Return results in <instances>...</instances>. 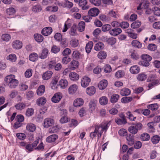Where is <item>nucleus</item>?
Masks as SVG:
<instances>
[{"label":"nucleus","mask_w":160,"mask_h":160,"mask_svg":"<svg viewBox=\"0 0 160 160\" xmlns=\"http://www.w3.org/2000/svg\"><path fill=\"white\" fill-rule=\"evenodd\" d=\"M111 124V121L102 122L99 125H96L94 126L95 130L93 132H91L90 135L91 138L93 139L97 135L98 140L100 138L104 131L106 132L109 127Z\"/></svg>","instance_id":"f257e3e1"},{"label":"nucleus","mask_w":160,"mask_h":160,"mask_svg":"<svg viewBox=\"0 0 160 160\" xmlns=\"http://www.w3.org/2000/svg\"><path fill=\"white\" fill-rule=\"evenodd\" d=\"M4 81L11 89L15 88L19 83L18 80L15 79V76L12 74L7 76L4 78Z\"/></svg>","instance_id":"f03ea898"},{"label":"nucleus","mask_w":160,"mask_h":160,"mask_svg":"<svg viewBox=\"0 0 160 160\" xmlns=\"http://www.w3.org/2000/svg\"><path fill=\"white\" fill-rule=\"evenodd\" d=\"M142 125L140 123L138 122L136 124H133L128 128V131L131 133L133 134H136L138 130L142 129Z\"/></svg>","instance_id":"7ed1b4c3"},{"label":"nucleus","mask_w":160,"mask_h":160,"mask_svg":"<svg viewBox=\"0 0 160 160\" xmlns=\"http://www.w3.org/2000/svg\"><path fill=\"white\" fill-rule=\"evenodd\" d=\"M147 80L148 82H151L148 85V87L149 88H152L154 85L159 84V81L157 79L155 74H151L148 78Z\"/></svg>","instance_id":"20e7f679"},{"label":"nucleus","mask_w":160,"mask_h":160,"mask_svg":"<svg viewBox=\"0 0 160 160\" xmlns=\"http://www.w3.org/2000/svg\"><path fill=\"white\" fill-rule=\"evenodd\" d=\"M76 3H78V5L83 10H88L89 6L87 5L88 2L86 0H74Z\"/></svg>","instance_id":"39448f33"},{"label":"nucleus","mask_w":160,"mask_h":160,"mask_svg":"<svg viewBox=\"0 0 160 160\" xmlns=\"http://www.w3.org/2000/svg\"><path fill=\"white\" fill-rule=\"evenodd\" d=\"M91 79L87 76H84L82 78L81 82V86L83 88H86L89 85Z\"/></svg>","instance_id":"423d86ee"},{"label":"nucleus","mask_w":160,"mask_h":160,"mask_svg":"<svg viewBox=\"0 0 160 160\" xmlns=\"http://www.w3.org/2000/svg\"><path fill=\"white\" fill-rule=\"evenodd\" d=\"M62 98V94L60 92H57L54 94L52 98V101L54 103H58Z\"/></svg>","instance_id":"0eeeda50"},{"label":"nucleus","mask_w":160,"mask_h":160,"mask_svg":"<svg viewBox=\"0 0 160 160\" xmlns=\"http://www.w3.org/2000/svg\"><path fill=\"white\" fill-rule=\"evenodd\" d=\"M54 123V120L51 118H48L44 120L43 126L46 128H48L52 125Z\"/></svg>","instance_id":"6e6552de"},{"label":"nucleus","mask_w":160,"mask_h":160,"mask_svg":"<svg viewBox=\"0 0 160 160\" xmlns=\"http://www.w3.org/2000/svg\"><path fill=\"white\" fill-rule=\"evenodd\" d=\"M122 32L121 28H115L110 30L109 31L110 34L113 36H116L120 34Z\"/></svg>","instance_id":"1a4fd4ad"},{"label":"nucleus","mask_w":160,"mask_h":160,"mask_svg":"<svg viewBox=\"0 0 160 160\" xmlns=\"http://www.w3.org/2000/svg\"><path fill=\"white\" fill-rule=\"evenodd\" d=\"M49 51L47 48H44L42 50L41 52L39 54V58L42 59L46 58L48 55Z\"/></svg>","instance_id":"9d476101"},{"label":"nucleus","mask_w":160,"mask_h":160,"mask_svg":"<svg viewBox=\"0 0 160 160\" xmlns=\"http://www.w3.org/2000/svg\"><path fill=\"white\" fill-rule=\"evenodd\" d=\"M99 10L96 8H92L90 9L88 12V15L92 17H95L98 15Z\"/></svg>","instance_id":"9b49d317"},{"label":"nucleus","mask_w":160,"mask_h":160,"mask_svg":"<svg viewBox=\"0 0 160 160\" xmlns=\"http://www.w3.org/2000/svg\"><path fill=\"white\" fill-rule=\"evenodd\" d=\"M108 85V82L105 79H103L101 81L98 83V87L99 89L103 90L107 87Z\"/></svg>","instance_id":"f8f14e48"},{"label":"nucleus","mask_w":160,"mask_h":160,"mask_svg":"<svg viewBox=\"0 0 160 160\" xmlns=\"http://www.w3.org/2000/svg\"><path fill=\"white\" fill-rule=\"evenodd\" d=\"M52 31V30L51 27H46L42 30L41 33L45 36H48L51 34Z\"/></svg>","instance_id":"ddd939ff"},{"label":"nucleus","mask_w":160,"mask_h":160,"mask_svg":"<svg viewBox=\"0 0 160 160\" xmlns=\"http://www.w3.org/2000/svg\"><path fill=\"white\" fill-rule=\"evenodd\" d=\"M78 89V86L76 84H72L68 88V93L70 94H73L76 92Z\"/></svg>","instance_id":"4468645a"},{"label":"nucleus","mask_w":160,"mask_h":160,"mask_svg":"<svg viewBox=\"0 0 160 160\" xmlns=\"http://www.w3.org/2000/svg\"><path fill=\"white\" fill-rule=\"evenodd\" d=\"M22 46V42L18 40H16L12 42V47L13 48L19 49L21 48Z\"/></svg>","instance_id":"2eb2a0df"},{"label":"nucleus","mask_w":160,"mask_h":160,"mask_svg":"<svg viewBox=\"0 0 160 160\" xmlns=\"http://www.w3.org/2000/svg\"><path fill=\"white\" fill-rule=\"evenodd\" d=\"M133 30L130 28L126 29L125 30L126 32L128 34L130 37L135 39L137 38V34L133 32Z\"/></svg>","instance_id":"dca6fc26"},{"label":"nucleus","mask_w":160,"mask_h":160,"mask_svg":"<svg viewBox=\"0 0 160 160\" xmlns=\"http://www.w3.org/2000/svg\"><path fill=\"white\" fill-rule=\"evenodd\" d=\"M96 88L94 86H92L87 88L86 89V93L89 95H93L96 92Z\"/></svg>","instance_id":"f3484780"},{"label":"nucleus","mask_w":160,"mask_h":160,"mask_svg":"<svg viewBox=\"0 0 160 160\" xmlns=\"http://www.w3.org/2000/svg\"><path fill=\"white\" fill-rule=\"evenodd\" d=\"M58 138V136L57 134H52L48 137L46 139V141L48 142H54Z\"/></svg>","instance_id":"a211bd4d"},{"label":"nucleus","mask_w":160,"mask_h":160,"mask_svg":"<svg viewBox=\"0 0 160 160\" xmlns=\"http://www.w3.org/2000/svg\"><path fill=\"white\" fill-rule=\"evenodd\" d=\"M31 9L33 12L38 13L42 10V8L40 4H37L36 5H33L31 8Z\"/></svg>","instance_id":"6ab92c4d"},{"label":"nucleus","mask_w":160,"mask_h":160,"mask_svg":"<svg viewBox=\"0 0 160 160\" xmlns=\"http://www.w3.org/2000/svg\"><path fill=\"white\" fill-rule=\"evenodd\" d=\"M84 103V101L81 98H77L73 102V105L76 107H78L82 105Z\"/></svg>","instance_id":"aec40b11"},{"label":"nucleus","mask_w":160,"mask_h":160,"mask_svg":"<svg viewBox=\"0 0 160 160\" xmlns=\"http://www.w3.org/2000/svg\"><path fill=\"white\" fill-rule=\"evenodd\" d=\"M130 72L133 74H137L140 72V69L138 66L133 65L130 68Z\"/></svg>","instance_id":"412c9836"},{"label":"nucleus","mask_w":160,"mask_h":160,"mask_svg":"<svg viewBox=\"0 0 160 160\" xmlns=\"http://www.w3.org/2000/svg\"><path fill=\"white\" fill-rule=\"evenodd\" d=\"M70 79L73 81L78 80L79 78V75L75 72H72L69 75Z\"/></svg>","instance_id":"4be33fe9"},{"label":"nucleus","mask_w":160,"mask_h":160,"mask_svg":"<svg viewBox=\"0 0 160 160\" xmlns=\"http://www.w3.org/2000/svg\"><path fill=\"white\" fill-rule=\"evenodd\" d=\"M96 101H95L91 100L89 103V110L91 112H93L95 110L96 107Z\"/></svg>","instance_id":"5701e85b"},{"label":"nucleus","mask_w":160,"mask_h":160,"mask_svg":"<svg viewBox=\"0 0 160 160\" xmlns=\"http://www.w3.org/2000/svg\"><path fill=\"white\" fill-rule=\"evenodd\" d=\"M45 86L43 85L40 86L37 90V93L38 95L41 96L45 92Z\"/></svg>","instance_id":"b1692460"},{"label":"nucleus","mask_w":160,"mask_h":160,"mask_svg":"<svg viewBox=\"0 0 160 160\" xmlns=\"http://www.w3.org/2000/svg\"><path fill=\"white\" fill-rule=\"evenodd\" d=\"M36 126L32 123H28L26 126V129L30 132H33L36 129Z\"/></svg>","instance_id":"393cba45"},{"label":"nucleus","mask_w":160,"mask_h":160,"mask_svg":"<svg viewBox=\"0 0 160 160\" xmlns=\"http://www.w3.org/2000/svg\"><path fill=\"white\" fill-rule=\"evenodd\" d=\"M78 65L79 63L78 61L72 60L70 63L69 67L70 69L74 70L78 67Z\"/></svg>","instance_id":"a878e982"},{"label":"nucleus","mask_w":160,"mask_h":160,"mask_svg":"<svg viewBox=\"0 0 160 160\" xmlns=\"http://www.w3.org/2000/svg\"><path fill=\"white\" fill-rule=\"evenodd\" d=\"M53 74L52 72L47 71L44 73L42 76V78L44 80H47L50 79Z\"/></svg>","instance_id":"bb28decb"},{"label":"nucleus","mask_w":160,"mask_h":160,"mask_svg":"<svg viewBox=\"0 0 160 160\" xmlns=\"http://www.w3.org/2000/svg\"><path fill=\"white\" fill-rule=\"evenodd\" d=\"M39 55L35 52L32 53L29 57V60L32 62H35L38 59Z\"/></svg>","instance_id":"cd10ccee"},{"label":"nucleus","mask_w":160,"mask_h":160,"mask_svg":"<svg viewBox=\"0 0 160 160\" xmlns=\"http://www.w3.org/2000/svg\"><path fill=\"white\" fill-rule=\"evenodd\" d=\"M133 136V135L131 134H129L126 136V139L128 141V144L130 146H132L134 143Z\"/></svg>","instance_id":"c85d7f7f"},{"label":"nucleus","mask_w":160,"mask_h":160,"mask_svg":"<svg viewBox=\"0 0 160 160\" xmlns=\"http://www.w3.org/2000/svg\"><path fill=\"white\" fill-rule=\"evenodd\" d=\"M68 82L65 79H62L59 81V85L61 88L64 89L66 88L68 85Z\"/></svg>","instance_id":"c756f323"},{"label":"nucleus","mask_w":160,"mask_h":160,"mask_svg":"<svg viewBox=\"0 0 160 160\" xmlns=\"http://www.w3.org/2000/svg\"><path fill=\"white\" fill-rule=\"evenodd\" d=\"M93 46V43L92 41L89 42L86 44L85 49L86 52L88 53H90L92 48Z\"/></svg>","instance_id":"7c9ffc66"},{"label":"nucleus","mask_w":160,"mask_h":160,"mask_svg":"<svg viewBox=\"0 0 160 160\" xmlns=\"http://www.w3.org/2000/svg\"><path fill=\"white\" fill-rule=\"evenodd\" d=\"M46 99L44 97H41L38 98L37 101V103L39 106L43 105L46 102Z\"/></svg>","instance_id":"2f4dec72"},{"label":"nucleus","mask_w":160,"mask_h":160,"mask_svg":"<svg viewBox=\"0 0 160 160\" xmlns=\"http://www.w3.org/2000/svg\"><path fill=\"white\" fill-rule=\"evenodd\" d=\"M34 39L38 42H42L43 40V37L41 34L36 33L34 35Z\"/></svg>","instance_id":"473e14b6"},{"label":"nucleus","mask_w":160,"mask_h":160,"mask_svg":"<svg viewBox=\"0 0 160 160\" xmlns=\"http://www.w3.org/2000/svg\"><path fill=\"white\" fill-rule=\"evenodd\" d=\"M131 44L132 46L136 48H140L142 47V44L137 40H133Z\"/></svg>","instance_id":"72a5a7b5"},{"label":"nucleus","mask_w":160,"mask_h":160,"mask_svg":"<svg viewBox=\"0 0 160 160\" xmlns=\"http://www.w3.org/2000/svg\"><path fill=\"white\" fill-rule=\"evenodd\" d=\"M120 94L122 96H128L131 93L130 90L128 88H124L120 91Z\"/></svg>","instance_id":"f704fd0d"},{"label":"nucleus","mask_w":160,"mask_h":160,"mask_svg":"<svg viewBox=\"0 0 160 160\" xmlns=\"http://www.w3.org/2000/svg\"><path fill=\"white\" fill-rule=\"evenodd\" d=\"M107 56V53L104 51H101L99 52L98 54V58L100 59H105Z\"/></svg>","instance_id":"c9c22d12"},{"label":"nucleus","mask_w":160,"mask_h":160,"mask_svg":"<svg viewBox=\"0 0 160 160\" xmlns=\"http://www.w3.org/2000/svg\"><path fill=\"white\" fill-rule=\"evenodd\" d=\"M104 47V45L102 42H99L95 45L94 47V49L97 51H98L102 49Z\"/></svg>","instance_id":"e433bc0d"},{"label":"nucleus","mask_w":160,"mask_h":160,"mask_svg":"<svg viewBox=\"0 0 160 160\" xmlns=\"http://www.w3.org/2000/svg\"><path fill=\"white\" fill-rule=\"evenodd\" d=\"M115 121L116 123L118 125L125 124L127 123L126 119H122L118 118H115Z\"/></svg>","instance_id":"4c0bfd02"},{"label":"nucleus","mask_w":160,"mask_h":160,"mask_svg":"<svg viewBox=\"0 0 160 160\" xmlns=\"http://www.w3.org/2000/svg\"><path fill=\"white\" fill-rule=\"evenodd\" d=\"M119 96L116 94H113L110 99V102L112 103H115L117 102L119 98Z\"/></svg>","instance_id":"58836bf2"},{"label":"nucleus","mask_w":160,"mask_h":160,"mask_svg":"<svg viewBox=\"0 0 160 160\" xmlns=\"http://www.w3.org/2000/svg\"><path fill=\"white\" fill-rule=\"evenodd\" d=\"M59 130V128L58 125L53 126V127L49 128L48 132L50 133H55Z\"/></svg>","instance_id":"ea45409f"},{"label":"nucleus","mask_w":160,"mask_h":160,"mask_svg":"<svg viewBox=\"0 0 160 160\" xmlns=\"http://www.w3.org/2000/svg\"><path fill=\"white\" fill-rule=\"evenodd\" d=\"M7 59L12 62H14L16 61L17 57L15 54H11L7 57Z\"/></svg>","instance_id":"a19ab883"},{"label":"nucleus","mask_w":160,"mask_h":160,"mask_svg":"<svg viewBox=\"0 0 160 160\" xmlns=\"http://www.w3.org/2000/svg\"><path fill=\"white\" fill-rule=\"evenodd\" d=\"M85 23L83 21L80 22L78 25V30L80 32L83 31L85 29Z\"/></svg>","instance_id":"79ce46f5"},{"label":"nucleus","mask_w":160,"mask_h":160,"mask_svg":"<svg viewBox=\"0 0 160 160\" xmlns=\"http://www.w3.org/2000/svg\"><path fill=\"white\" fill-rule=\"evenodd\" d=\"M26 104L22 102L19 103L15 105V107L16 109L18 110H21L25 108Z\"/></svg>","instance_id":"37998d69"},{"label":"nucleus","mask_w":160,"mask_h":160,"mask_svg":"<svg viewBox=\"0 0 160 160\" xmlns=\"http://www.w3.org/2000/svg\"><path fill=\"white\" fill-rule=\"evenodd\" d=\"M140 138L142 141H148L149 140L150 136L147 133H145L141 134Z\"/></svg>","instance_id":"c03bdc74"},{"label":"nucleus","mask_w":160,"mask_h":160,"mask_svg":"<svg viewBox=\"0 0 160 160\" xmlns=\"http://www.w3.org/2000/svg\"><path fill=\"white\" fill-rule=\"evenodd\" d=\"M99 102L101 105H104L108 103V100L106 97L102 96L100 98Z\"/></svg>","instance_id":"a18cd8bd"},{"label":"nucleus","mask_w":160,"mask_h":160,"mask_svg":"<svg viewBox=\"0 0 160 160\" xmlns=\"http://www.w3.org/2000/svg\"><path fill=\"white\" fill-rule=\"evenodd\" d=\"M16 12L15 9L12 7L10 8L6 9V13L7 15L9 16L15 14Z\"/></svg>","instance_id":"49530a36"},{"label":"nucleus","mask_w":160,"mask_h":160,"mask_svg":"<svg viewBox=\"0 0 160 160\" xmlns=\"http://www.w3.org/2000/svg\"><path fill=\"white\" fill-rule=\"evenodd\" d=\"M147 108L152 111H156L158 108V106L157 103H154L147 106Z\"/></svg>","instance_id":"de8ad7c7"},{"label":"nucleus","mask_w":160,"mask_h":160,"mask_svg":"<svg viewBox=\"0 0 160 160\" xmlns=\"http://www.w3.org/2000/svg\"><path fill=\"white\" fill-rule=\"evenodd\" d=\"M160 140V137L157 135L153 136L151 138V141L153 144L158 143Z\"/></svg>","instance_id":"09e8293b"},{"label":"nucleus","mask_w":160,"mask_h":160,"mask_svg":"<svg viewBox=\"0 0 160 160\" xmlns=\"http://www.w3.org/2000/svg\"><path fill=\"white\" fill-rule=\"evenodd\" d=\"M70 44L73 48L77 47L79 45V41L76 39H72L70 41Z\"/></svg>","instance_id":"8fccbe9b"},{"label":"nucleus","mask_w":160,"mask_h":160,"mask_svg":"<svg viewBox=\"0 0 160 160\" xmlns=\"http://www.w3.org/2000/svg\"><path fill=\"white\" fill-rule=\"evenodd\" d=\"M32 70L31 68H29L26 70L25 72L24 75L26 78H29L32 75Z\"/></svg>","instance_id":"3c124183"},{"label":"nucleus","mask_w":160,"mask_h":160,"mask_svg":"<svg viewBox=\"0 0 160 160\" xmlns=\"http://www.w3.org/2000/svg\"><path fill=\"white\" fill-rule=\"evenodd\" d=\"M141 23L139 21H137L133 22L131 25L132 28L135 29L139 28L141 25Z\"/></svg>","instance_id":"603ef678"},{"label":"nucleus","mask_w":160,"mask_h":160,"mask_svg":"<svg viewBox=\"0 0 160 160\" xmlns=\"http://www.w3.org/2000/svg\"><path fill=\"white\" fill-rule=\"evenodd\" d=\"M11 38V36L8 34H4L2 35L1 39L6 42L8 41Z\"/></svg>","instance_id":"864d4df0"},{"label":"nucleus","mask_w":160,"mask_h":160,"mask_svg":"<svg viewBox=\"0 0 160 160\" xmlns=\"http://www.w3.org/2000/svg\"><path fill=\"white\" fill-rule=\"evenodd\" d=\"M111 26L110 24H105L102 26V31L105 32L109 31L111 30Z\"/></svg>","instance_id":"5fc2aeb1"},{"label":"nucleus","mask_w":160,"mask_h":160,"mask_svg":"<svg viewBox=\"0 0 160 160\" xmlns=\"http://www.w3.org/2000/svg\"><path fill=\"white\" fill-rule=\"evenodd\" d=\"M124 74L125 73L123 71L118 70L116 72L115 76L117 78H119L122 77Z\"/></svg>","instance_id":"6e6d98bb"},{"label":"nucleus","mask_w":160,"mask_h":160,"mask_svg":"<svg viewBox=\"0 0 160 160\" xmlns=\"http://www.w3.org/2000/svg\"><path fill=\"white\" fill-rule=\"evenodd\" d=\"M71 60V58L69 56H65L62 60V63L65 65L67 64Z\"/></svg>","instance_id":"4d7b16f0"},{"label":"nucleus","mask_w":160,"mask_h":160,"mask_svg":"<svg viewBox=\"0 0 160 160\" xmlns=\"http://www.w3.org/2000/svg\"><path fill=\"white\" fill-rule=\"evenodd\" d=\"M132 97H125L121 99V101L122 102L127 103L132 101Z\"/></svg>","instance_id":"13d9d810"},{"label":"nucleus","mask_w":160,"mask_h":160,"mask_svg":"<svg viewBox=\"0 0 160 160\" xmlns=\"http://www.w3.org/2000/svg\"><path fill=\"white\" fill-rule=\"evenodd\" d=\"M152 9L154 15L158 16H160V8L158 7H154Z\"/></svg>","instance_id":"bf43d9fd"},{"label":"nucleus","mask_w":160,"mask_h":160,"mask_svg":"<svg viewBox=\"0 0 160 160\" xmlns=\"http://www.w3.org/2000/svg\"><path fill=\"white\" fill-rule=\"evenodd\" d=\"M77 29V25L75 24H74L71 28L70 34L72 36H74L75 34Z\"/></svg>","instance_id":"052dcab7"},{"label":"nucleus","mask_w":160,"mask_h":160,"mask_svg":"<svg viewBox=\"0 0 160 160\" xmlns=\"http://www.w3.org/2000/svg\"><path fill=\"white\" fill-rule=\"evenodd\" d=\"M34 113V110L32 108H28L26 110V115L28 117L32 116Z\"/></svg>","instance_id":"680f3d73"},{"label":"nucleus","mask_w":160,"mask_h":160,"mask_svg":"<svg viewBox=\"0 0 160 160\" xmlns=\"http://www.w3.org/2000/svg\"><path fill=\"white\" fill-rule=\"evenodd\" d=\"M147 75L144 73H140L138 75L137 79L139 81L145 80L147 78Z\"/></svg>","instance_id":"e2e57ef3"},{"label":"nucleus","mask_w":160,"mask_h":160,"mask_svg":"<svg viewBox=\"0 0 160 160\" xmlns=\"http://www.w3.org/2000/svg\"><path fill=\"white\" fill-rule=\"evenodd\" d=\"M107 42L111 45H114L116 42V39L115 38L112 37L108 38L106 41Z\"/></svg>","instance_id":"0e129e2a"},{"label":"nucleus","mask_w":160,"mask_h":160,"mask_svg":"<svg viewBox=\"0 0 160 160\" xmlns=\"http://www.w3.org/2000/svg\"><path fill=\"white\" fill-rule=\"evenodd\" d=\"M89 2L94 6H98L101 4V1L100 0H89Z\"/></svg>","instance_id":"69168bd1"},{"label":"nucleus","mask_w":160,"mask_h":160,"mask_svg":"<svg viewBox=\"0 0 160 160\" xmlns=\"http://www.w3.org/2000/svg\"><path fill=\"white\" fill-rule=\"evenodd\" d=\"M16 136L18 139L21 140H24L26 137L25 134L23 133H17Z\"/></svg>","instance_id":"338daca9"},{"label":"nucleus","mask_w":160,"mask_h":160,"mask_svg":"<svg viewBox=\"0 0 160 160\" xmlns=\"http://www.w3.org/2000/svg\"><path fill=\"white\" fill-rule=\"evenodd\" d=\"M51 50L52 52L54 53H57L60 51V48L59 47L56 45H53L52 47Z\"/></svg>","instance_id":"774afa93"}]
</instances>
